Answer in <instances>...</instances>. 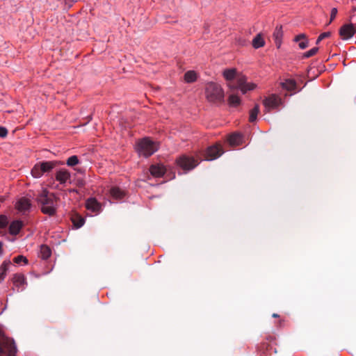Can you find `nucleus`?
<instances>
[{
  "mask_svg": "<svg viewBox=\"0 0 356 356\" xmlns=\"http://www.w3.org/2000/svg\"><path fill=\"white\" fill-rule=\"evenodd\" d=\"M58 200V197L46 188L42 189L36 196V201L40 205L41 211L49 216L56 214Z\"/></svg>",
  "mask_w": 356,
  "mask_h": 356,
  "instance_id": "obj_1",
  "label": "nucleus"
},
{
  "mask_svg": "<svg viewBox=\"0 0 356 356\" xmlns=\"http://www.w3.org/2000/svg\"><path fill=\"white\" fill-rule=\"evenodd\" d=\"M205 97L212 104H219L224 101V91L221 86L214 82H209L205 86Z\"/></svg>",
  "mask_w": 356,
  "mask_h": 356,
  "instance_id": "obj_2",
  "label": "nucleus"
},
{
  "mask_svg": "<svg viewBox=\"0 0 356 356\" xmlns=\"http://www.w3.org/2000/svg\"><path fill=\"white\" fill-rule=\"evenodd\" d=\"M61 163L57 161H40L31 169V174L34 178H40L44 174L50 172Z\"/></svg>",
  "mask_w": 356,
  "mask_h": 356,
  "instance_id": "obj_3",
  "label": "nucleus"
},
{
  "mask_svg": "<svg viewBox=\"0 0 356 356\" xmlns=\"http://www.w3.org/2000/svg\"><path fill=\"white\" fill-rule=\"evenodd\" d=\"M158 149L157 145L148 138H143L137 145L138 154L145 157L152 155Z\"/></svg>",
  "mask_w": 356,
  "mask_h": 356,
  "instance_id": "obj_4",
  "label": "nucleus"
},
{
  "mask_svg": "<svg viewBox=\"0 0 356 356\" xmlns=\"http://www.w3.org/2000/svg\"><path fill=\"white\" fill-rule=\"evenodd\" d=\"M176 162L180 168L186 171L195 168L199 163L194 157L187 155H181L177 159Z\"/></svg>",
  "mask_w": 356,
  "mask_h": 356,
  "instance_id": "obj_5",
  "label": "nucleus"
},
{
  "mask_svg": "<svg viewBox=\"0 0 356 356\" xmlns=\"http://www.w3.org/2000/svg\"><path fill=\"white\" fill-rule=\"evenodd\" d=\"M236 86H232L231 83H229V86L231 88H238L241 91L245 94L248 91L252 90L255 88L256 85L253 83H247V78L243 75H240L236 77Z\"/></svg>",
  "mask_w": 356,
  "mask_h": 356,
  "instance_id": "obj_6",
  "label": "nucleus"
},
{
  "mask_svg": "<svg viewBox=\"0 0 356 356\" xmlns=\"http://www.w3.org/2000/svg\"><path fill=\"white\" fill-rule=\"evenodd\" d=\"M354 16H351L350 22L353 21ZM356 33V26L353 24H346L343 25L339 31V35L342 40H348L351 38Z\"/></svg>",
  "mask_w": 356,
  "mask_h": 356,
  "instance_id": "obj_7",
  "label": "nucleus"
},
{
  "mask_svg": "<svg viewBox=\"0 0 356 356\" xmlns=\"http://www.w3.org/2000/svg\"><path fill=\"white\" fill-rule=\"evenodd\" d=\"M223 153V149L220 145L216 144L207 147L206 149L204 157L205 160L212 161L218 159Z\"/></svg>",
  "mask_w": 356,
  "mask_h": 356,
  "instance_id": "obj_8",
  "label": "nucleus"
},
{
  "mask_svg": "<svg viewBox=\"0 0 356 356\" xmlns=\"http://www.w3.org/2000/svg\"><path fill=\"white\" fill-rule=\"evenodd\" d=\"M280 103V99L275 95H272L264 100V106L268 109L277 108Z\"/></svg>",
  "mask_w": 356,
  "mask_h": 356,
  "instance_id": "obj_9",
  "label": "nucleus"
},
{
  "mask_svg": "<svg viewBox=\"0 0 356 356\" xmlns=\"http://www.w3.org/2000/svg\"><path fill=\"white\" fill-rule=\"evenodd\" d=\"M31 205V204L29 199L22 197L17 202L16 208L19 211L25 213L30 209Z\"/></svg>",
  "mask_w": 356,
  "mask_h": 356,
  "instance_id": "obj_10",
  "label": "nucleus"
},
{
  "mask_svg": "<svg viewBox=\"0 0 356 356\" xmlns=\"http://www.w3.org/2000/svg\"><path fill=\"white\" fill-rule=\"evenodd\" d=\"M86 207L95 213H99L101 210V204L95 198H89L86 202Z\"/></svg>",
  "mask_w": 356,
  "mask_h": 356,
  "instance_id": "obj_11",
  "label": "nucleus"
},
{
  "mask_svg": "<svg viewBox=\"0 0 356 356\" xmlns=\"http://www.w3.org/2000/svg\"><path fill=\"white\" fill-rule=\"evenodd\" d=\"M24 223L21 220H14L9 226V232L11 235H17L23 227Z\"/></svg>",
  "mask_w": 356,
  "mask_h": 356,
  "instance_id": "obj_12",
  "label": "nucleus"
},
{
  "mask_svg": "<svg viewBox=\"0 0 356 356\" xmlns=\"http://www.w3.org/2000/svg\"><path fill=\"white\" fill-rule=\"evenodd\" d=\"M149 171L152 176L161 177L165 174V169L161 165H152L149 168Z\"/></svg>",
  "mask_w": 356,
  "mask_h": 356,
  "instance_id": "obj_13",
  "label": "nucleus"
},
{
  "mask_svg": "<svg viewBox=\"0 0 356 356\" xmlns=\"http://www.w3.org/2000/svg\"><path fill=\"white\" fill-rule=\"evenodd\" d=\"M70 179V173L66 170H60L56 174V179L63 184Z\"/></svg>",
  "mask_w": 356,
  "mask_h": 356,
  "instance_id": "obj_14",
  "label": "nucleus"
},
{
  "mask_svg": "<svg viewBox=\"0 0 356 356\" xmlns=\"http://www.w3.org/2000/svg\"><path fill=\"white\" fill-rule=\"evenodd\" d=\"M281 85L284 89L289 92H293L296 89V82L293 79H286L284 82H282Z\"/></svg>",
  "mask_w": 356,
  "mask_h": 356,
  "instance_id": "obj_15",
  "label": "nucleus"
},
{
  "mask_svg": "<svg viewBox=\"0 0 356 356\" xmlns=\"http://www.w3.org/2000/svg\"><path fill=\"white\" fill-rule=\"evenodd\" d=\"M228 142L231 146H238L242 142V136L239 134H233L229 136Z\"/></svg>",
  "mask_w": 356,
  "mask_h": 356,
  "instance_id": "obj_16",
  "label": "nucleus"
},
{
  "mask_svg": "<svg viewBox=\"0 0 356 356\" xmlns=\"http://www.w3.org/2000/svg\"><path fill=\"white\" fill-rule=\"evenodd\" d=\"M110 193L111 195L116 200L122 199L125 195L124 191L121 190L120 188L116 186L112 187L110 189Z\"/></svg>",
  "mask_w": 356,
  "mask_h": 356,
  "instance_id": "obj_17",
  "label": "nucleus"
},
{
  "mask_svg": "<svg viewBox=\"0 0 356 356\" xmlns=\"http://www.w3.org/2000/svg\"><path fill=\"white\" fill-rule=\"evenodd\" d=\"M282 35H283V32H282V26H277L273 33V37L275 38V43H276V45L277 46V47H280L281 38L282 37Z\"/></svg>",
  "mask_w": 356,
  "mask_h": 356,
  "instance_id": "obj_18",
  "label": "nucleus"
},
{
  "mask_svg": "<svg viewBox=\"0 0 356 356\" xmlns=\"http://www.w3.org/2000/svg\"><path fill=\"white\" fill-rule=\"evenodd\" d=\"M223 76L227 81H232L236 77V70L234 68L226 69L223 72Z\"/></svg>",
  "mask_w": 356,
  "mask_h": 356,
  "instance_id": "obj_19",
  "label": "nucleus"
},
{
  "mask_svg": "<svg viewBox=\"0 0 356 356\" xmlns=\"http://www.w3.org/2000/svg\"><path fill=\"white\" fill-rule=\"evenodd\" d=\"M51 254V249L46 245L40 246V256L43 259H47Z\"/></svg>",
  "mask_w": 356,
  "mask_h": 356,
  "instance_id": "obj_20",
  "label": "nucleus"
},
{
  "mask_svg": "<svg viewBox=\"0 0 356 356\" xmlns=\"http://www.w3.org/2000/svg\"><path fill=\"white\" fill-rule=\"evenodd\" d=\"M264 44L265 42L261 34H257L256 37L252 40V46L255 49L260 48L264 46Z\"/></svg>",
  "mask_w": 356,
  "mask_h": 356,
  "instance_id": "obj_21",
  "label": "nucleus"
},
{
  "mask_svg": "<svg viewBox=\"0 0 356 356\" xmlns=\"http://www.w3.org/2000/svg\"><path fill=\"white\" fill-rule=\"evenodd\" d=\"M197 79V74L193 70L188 71L184 74V80L186 83H193Z\"/></svg>",
  "mask_w": 356,
  "mask_h": 356,
  "instance_id": "obj_22",
  "label": "nucleus"
},
{
  "mask_svg": "<svg viewBox=\"0 0 356 356\" xmlns=\"http://www.w3.org/2000/svg\"><path fill=\"white\" fill-rule=\"evenodd\" d=\"M305 39H306V35L305 34H300V35H298L297 36H296L294 40L296 42H299L301 40H305L304 41L300 42L298 44L299 47L302 49H304L308 47V42Z\"/></svg>",
  "mask_w": 356,
  "mask_h": 356,
  "instance_id": "obj_23",
  "label": "nucleus"
},
{
  "mask_svg": "<svg viewBox=\"0 0 356 356\" xmlns=\"http://www.w3.org/2000/svg\"><path fill=\"white\" fill-rule=\"evenodd\" d=\"M13 282L16 286L23 285L25 282L24 275L22 274H15L13 278Z\"/></svg>",
  "mask_w": 356,
  "mask_h": 356,
  "instance_id": "obj_24",
  "label": "nucleus"
},
{
  "mask_svg": "<svg viewBox=\"0 0 356 356\" xmlns=\"http://www.w3.org/2000/svg\"><path fill=\"white\" fill-rule=\"evenodd\" d=\"M259 113V106L256 104L254 107L250 111L249 121L253 122L257 120V115Z\"/></svg>",
  "mask_w": 356,
  "mask_h": 356,
  "instance_id": "obj_25",
  "label": "nucleus"
},
{
  "mask_svg": "<svg viewBox=\"0 0 356 356\" xmlns=\"http://www.w3.org/2000/svg\"><path fill=\"white\" fill-rule=\"evenodd\" d=\"M72 222H73L74 225L76 228H80L81 227H82L83 225V224L85 222V220L82 217H81L79 216H76L72 218Z\"/></svg>",
  "mask_w": 356,
  "mask_h": 356,
  "instance_id": "obj_26",
  "label": "nucleus"
},
{
  "mask_svg": "<svg viewBox=\"0 0 356 356\" xmlns=\"http://www.w3.org/2000/svg\"><path fill=\"white\" fill-rule=\"evenodd\" d=\"M228 101H229V104L233 106H237L238 105L240 104V102H241L240 98L237 95H231L229 97Z\"/></svg>",
  "mask_w": 356,
  "mask_h": 356,
  "instance_id": "obj_27",
  "label": "nucleus"
},
{
  "mask_svg": "<svg viewBox=\"0 0 356 356\" xmlns=\"http://www.w3.org/2000/svg\"><path fill=\"white\" fill-rule=\"evenodd\" d=\"M66 163L69 166H74L79 163V159L75 155L72 156L67 159Z\"/></svg>",
  "mask_w": 356,
  "mask_h": 356,
  "instance_id": "obj_28",
  "label": "nucleus"
},
{
  "mask_svg": "<svg viewBox=\"0 0 356 356\" xmlns=\"http://www.w3.org/2000/svg\"><path fill=\"white\" fill-rule=\"evenodd\" d=\"M318 51V47H313L309 51L305 52L303 55L304 58H309L314 56Z\"/></svg>",
  "mask_w": 356,
  "mask_h": 356,
  "instance_id": "obj_29",
  "label": "nucleus"
},
{
  "mask_svg": "<svg viewBox=\"0 0 356 356\" xmlns=\"http://www.w3.org/2000/svg\"><path fill=\"white\" fill-rule=\"evenodd\" d=\"M8 223V218L4 215H0V228L6 227Z\"/></svg>",
  "mask_w": 356,
  "mask_h": 356,
  "instance_id": "obj_30",
  "label": "nucleus"
},
{
  "mask_svg": "<svg viewBox=\"0 0 356 356\" xmlns=\"http://www.w3.org/2000/svg\"><path fill=\"white\" fill-rule=\"evenodd\" d=\"M13 261L16 264H20L22 261L24 262L25 264L28 263L27 259L22 255H18L17 257H15Z\"/></svg>",
  "mask_w": 356,
  "mask_h": 356,
  "instance_id": "obj_31",
  "label": "nucleus"
},
{
  "mask_svg": "<svg viewBox=\"0 0 356 356\" xmlns=\"http://www.w3.org/2000/svg\"><path fill=\"white\" fill-rule=\"evenodd\" d=\"M10 265V261H4L0 266V271L4 272L6 273L8 266Z\"/></svg>",
  "mask_w": 356,
  "mask_h": 356,
  "instance_id": "obj_32",
  "label": "nucleus"
},
{
  "mask_svg": "<svg viewBox=\"0 0 356 356\" xmlns=\"http://www.w3.org/2000/svg\"><path fill=\"white\" fill-rule=\"evenodd\" d=\"M337 14V9L336 8H333L331 10L330 22L327 23V25L330 24L334 20V19L336 17Z\"/></svg>",
  "mask_w": 356,
  "mask_h": 356,
  "instance_id": "obj_33",
  "label": "nucleus"
},
{
  "mask_svg": "<svg viewBox=\"0 0 356 356\" xmlns=\"http://www.w3.org/2000/svg\"><path fill=\"white\" fill-rule=\"evenodd\" d=\"M8 135V130L3 127H0V137L5 138Z\"/></svg>",
  "mask_w": 356,
  "mask_h": 356,
  "instance_id": "obj_34",
  "label": "nucleus"
},
{
  "mask_svg": "<svg viewBox=\"0 0 356 356\" xmlns=\"http://www.w3.org/2000/svg\"><path fill=\"white\" fill-rule=\"evenodd\" d=\"M331 35V33L330 32H324L323 33H321L319 36H320V40H323L325 38H329L330 36Z\"/></svg>",
  "mask_w": 356,
  "mask_h": 356,
  "instance_id": "obj_35",
  "label": "nucleus"
},
{
  "mask_svg": "<svg viewBox=\"0 0 356 356\" xmlns=\"http://www.w3.org/2000/svg\"><path fill=\"white\" fill-rule=\"evenodd\" d=\"M6 273H4V272H2V271H0V282H1L2 280H3V279L5 278L6 277Z\"/></svg>",
  "mask_w": 356,
  "mask_h": 356,
  "instance_id": "obj_36",
  "label": "nucleus"
},
{
  "mask_svg": "<svg viewBox=\"0 0 356 356\" xmlns=\"http://www.w3.org/2000/svg\"><path fill=\"white\" fill-rule=\"evenodd\" d=\"M3 353V350L1 346H0V356H2Z\"/></svg>",
  "mask_w": 356,
  "mask_h": 356,
  "instance_id": "obj_37",
  "label": "nucleus"
},
{
  "mask_svg": "<svg viewBox=\"0 0 356 356\" xmlns=\"http://www.w3.org/2000/svg\"><path fill=\"white\" fill-rule=\"evenodd\" d=\"M8 356H15V352H13V350H10Z\"/></svg>",
  "mask_w": 356,
  "mask_h": 356,
  "instance_id": "obj_38",
  "label": "nucleus"
},
{
  "mask_svg": "<svg viewBox=\"0 0 356 356\" xmlns=\"http://www.w3.org/2000/svg\"><path fill=\"white\" fill-rule=\"evenodd\" d=\"M272 316L273 318H277V317H279V315L277 314L274 313V314H273Z\"/></svg>",
  "mask_w": 356,
  "mask_h": 356,
  "instance_id": "obj_39",
  "label": "nucleus"
},
{
  "mask_svg": "<svg viewBox=\"0 0 356 356\" xmlns=\"http://www.w3.org/2000/svg\"><path fill=\"white\" fill-rule=\"evenodd\" d=\"M322 40H320V36H318V38H317L316 40V44H318Z\"/></svg>",
  "mask_w": 356,
  "mask_h": 356,
  "instance_id": "obj_40",
  "label": "nucleus"
},
{
  "mask_svg": "<svg viewBox=\"0 0 356 356\" xmlns=\"http://www.w3.org/2000/svg\"><path fill=\"white\" fill-rule=\"evenodd\" d=\"M5 200L3 197H0V202H3Z\"/></svg>",
  "mask_w": 356,
  "mask_h": 356,
  "instance_id": "obj_41",
  "label": "nucleus"
},
{
  "mask_svg": "<svg viewBox=\"0 0 356 356\" xmlns=\"http://www.w3.org/2000/svg\"><path fill=\"white\" fill-rule=\"evenodd\" d=\"M91 119H92L91 115H89V116L88 117V122L90 121V120H91Z\"/></svg>",
  "mask_w": 356,
  "mask_h": 356,
  "instance_id": "obj_42",
  "label": "nucleus"
},
{
  "mask_svg": "<svg viewBox=\"0 0 356 356\" xmlns=\"http://www.w3.org/2000/svg\"><path fill=\"white\" fill-rule=\"evenodd\" d=\"M1 249H2V244H1V243H0V253L1 252Z\"/></svg>",
  "mask_w": 356,
  "mask_h": 356,
  "instance_id": "obj_43",
  "label": "nucleus"
},
{
  "mask_svg": "<svg viewBox=\"0 0 356 356\" xmlns=\"http://www.w3.org/2000/svg\"><path fill=\"white\" fill-rule=\"evenodd\" d=\"M353 11H356V7L355 8H353Z\"/></svg>",
  "mask_w": 356,
  "mask_h": 356,
  "instance_id": "obj_44",
  "label": "nucleus"
}]
</instances>
